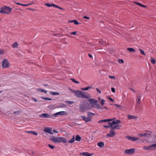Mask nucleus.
<instances>
[{
	"label": "nucleus",
	"instance_id": "ddd939ff",
	"mask_svg": "<svg viewBox=\"0 0 156 156\" xmlns=\"http://www.w3.org/2000/svg\"><path fill=\"white\" fill-rule=\"evenodd\" d=\"M114 120L113 119H105L101 120H100L98 122L99 123H101L103 122H110L111 121H112V120Z\"/></svg>",
	"mask_w": 156,
	"mask_h": 156
},
{
	"label": "nucleus",
	"instance_id": "bf43d9fd",
	"mask_svg": "<svg viewBox=\"0 0 156 156\" xmlns=\"http://www.w3.org/2000/svg\"><path fill=\"white\" fill-rule=\"evenodd\" d=\"M115 106H117V107H122V106H120L119 105H117V104H115Z\"/></svg>",
	"mask_w": 156,
	"mask_h": 156
},
{
	"label": "nucleus",
	"instance_id": "dca6fc26",
	"mask_svg": "<svg viewBox=\"0 0 156 156\" xmlns=\"http://www.w3.org/2000/svg\"><path fill=\"white\" fill-rule=\"evenodd\" d=\"M53 7L54 8H58L60 9H61V10H63V9L59 6H58L57 5H55L54 4H49V7Z\"/></svg>",
	"mask_w": 156,
	"mask_h": 156
},
{
	"label": "nucleus",
	"instance_id": "c03bdc74",
	"mask_svg": "<svg viewBox=\"0 0 156 156\" xmlns=\"http://www.w3.org/2000/svg\"><path fill=\"white\" fill-rule=\"evenodd\" d=\"M131 137H131V136H126V138L129 140H131Z\"/></svg>",
	"mask_w": 156,
	"mask_h": 156
},
{
	"label": "nucleus",
	"instance_id": "6e6d98bb",
	"mask_svg": "<svg viewBox=\"0 0 156 156\" xmlns=\"http://www.w3.org/2000/svg\"><path fill=\"white\" fill-rule=\"evenodd\" d=\"M83 18H84L86 19H90L89 17H88L86 16H84L83 17Z\"/></svg>",
	"mask_w": 156,
	"mask_h": 156
},
{
	"label": "nucleus",
	"instance_id": "3c124183",
	"mask_svg": "<svg viewBox=\"0 0 156 156\" xmlns=\"http://www.w3.org/2000/svg\"><path fill=\"white\" fill-rule=\"evenodd\" d=\"M41 98L44 100H49L48 98H45L44 97H42Z\"/></svg>",
	"mask_w": 156,
	"mask_h": 156
},
{
	"label": "nucleus",
	"instance_id": "0e129e2a",
	"mask_svg": "<svg viewBox=\"0 0 156 156\" xmlns=\"http://www.w3.org/2000/svg\"><path fill=\"white\" fill-rule=\"evenodd\" d=\"M131 90H132L133 92H135V91L133 89H131Z\"/></svg>",
	"mask_w": 156,
	"mask_h": 156
},
{
	"label": "nucleus",
	"instance_id": "72a5a7b5",
	"mask_svg": "<svg viewBox=\"0 0 156 156\" xmlns=\"http://www.w3.org/2000/svg\"><path fill=\"white\" fill-rule=\"evenodd\" d=\"M65 102L69 105L72 104L74 103V101H66Z\"/></svg>",
	"mask_w": 156,
	"mask_h": 156
},
{
	"label": "nucleus",
	"instance_id": "a18cd8bd",
	"mask_svg": "<svg viewBox=\"0 0 156 156\" xmlns=\"http://www.w3.org/2000/svg\"><path fill=\"white\" fill-rule=\"evenodd\" d=\"M31 4H32L31 3L29 4H22L21 6H27L29 5H30Z\"/></svg>",
	"mask_w": 156,
	"mask_h": 156
},
{
	"label": "nucleus",
	"instance_id": "f3484780",
	"mask_svg": "<svg viewBox=\"0 0 156 156\" xmlns=\"http://www.w3.org/2000/svg\"><path fill=\"white\" fill-rule=\"evenodd\" d=\"M40 118H49V115L47 113H43L39 115Z\"/></svg>",
	"mask_w": 156,
	"mask_h": 156
},
{
	"label": "nucleus",
	"instance_id": "20e7f679",
	"mask_svg": "<svg viewBox=\"0 0 156 156\" xmlns=\"http://www.w3.org/2000/svg\"><path fill=\"white\" fill-rule=\"evenodd\" d=\"M10 66L9 62L6 59H3L2 62V66L3 68H9Z\"/></svg>",
	"mask_w": 156,
	"mask_h": 156
},
{
	"label": "nucleus",
	"instance_id": "79ce46f5",
	"mask_svg": "<svg viewBox=\"0 0 156 156\" xmlns=\"http://www.w3.org/2000/svg\"><path fill=\"white\" fill-rule=\"evenodd\" d=\"M21 112L19 111H15L13 112V113L14 114H19Z\"/></svg>",
	"mask_w": 156,
	"mask_h": 156
},
{
	"label": "nucleus",
	"instance_id": "f03ea898",
	"mask_svg": "<svg viewBox=\"0 0 156 156\" xmlns=\"http://www.w3.org/2000/svg\"><path fill=\"white\" fill-rule=\"evenodd\" d=\"M75 96L78 97L88 99L90 97V95L85 92H82L80 90H77Z\"/></svg>",
	"mask_w": 156,
	"mask_h": 156
},
{
	"label": "nucleus",
	"instance_id": "680f3d73",
	"mask_svg": "<svg viewBox=\"0 0 156 156\" xmlns=\"http://www.w3.org/2000/svg\"><path fill=\"white\" fill-rule=\"evenodd\" d=\"M16 3L17 5H22V4L20 3Z\"/></svg>",
	"mask_w": 156,
	"mask_h": 156
},
{
	"label": "nucleus",
	"instance_id": "a19ab883",
	"mask_svg": "<svg viewBox=\"0 0 156 156\" xmlns=\"http://www.w3.org/2000/svg\"><path fill=\"white\" fill-rule=\"evenodd\" d=\"M118 62L120 63H123L124 62L123 60L122 59H119L118 60Z\"/></svg>",
	"mask_w": 156,
	"mask_h": 156
},
{
	"label": "nucleus",
	"instance_id": "8fccbe9b",
	"mask_svg": "<svg viewBox=\"0 0 156 156\" xmlns=\"http://www.w3.org/2000/svg\"><path fill=\"white\" fill-rule=\"evenodd\" d=\"M96 91L99 93L101 94V91L100 90L98 89V88H97L96 89Z\"/></svg>",
	"mask_w": 156,
	"mask_h": 156
},
{
	"label": "nucleus",
	"instance_id": "ea45409f",
	"mask_svg": "<svg viewBox=\"0 0 156 156\" xmlns=\"http://www.w3.org/2000/svg\"><path fill=\"white\" fill-rule=\"evenodd\" d=\"M4 51L2 49H0V55H3L4 53Z\"/></svg>",
	"mask_w": 156,
	"mask_h": 156
},
{
	"label": "nucleus",
	"instance_id": "7c9ffc66",
	"mask_svg": "<svg viewBox=\"0 0 156 156\" xmlns=\"http://www.w3.org/2000/svg\"><path fill=\"white\" fill-rule=\"evenodd\" d=\"M127 50L129 51L130 52H135V51L134 49L132 48H128L127 49Z\"/></svg>",
	"mask_w": 156,
	"mask_h": 156
},
{
	"label": "nucleus",
	"instance_id": "f704fd0d",
	"mask_svg": "<svg viewBox=\"0 0 156 156\" xmlns=\"http://www.w3.org/2000/svg\"><path fill=\"white\" fill-rule=\"evenodd\" d=\"M88 117H91V115H92L93 116L95 115V114L91 113L90 112H88Z\"/></svg>",
	"mask_w": 156,
	"mask_h": 156
},
{
	"label": "nucleus",
	"instance_id": "37998d69",
	"mask_svg": "<svg viewBox=\"0 0 156 156\" xmlns=\"http://www.w3.org/2000/svg\"><path fill=\"white\" fill-rule=\"evenodd\" d=\"M109 78L115 80V77L114 76H109Z\"/></svg>",
	"mask_w": 156,
	"mask_h": 156
},
{
	"label": "nucleus",
	"instance_id": "338daca9",
	"mask_svg": "<svg viewBox=\"0 0 156 156\" xmlns=\"http://www.w3.org/2000/svg\"><path fill=\"white\" fill-rule=\"evenodd\" d=\"M49 100L50 101V100H51V98H49Z\"/></svg>",
	"mask_w": 156,
	"mask_h": 156
},
{
	"label": "nucleus",
	"instance_id": "9b49d317",
	"mask_svg": "<svg viewBox=\"0 0 156 156\" xmlns=\"http://www.w3.org/2000/svg\"><path fill=\"white\" fill-rule=\"evenodd\" d=\"M140 98L139 95L137 96L136 107H139L140 103Z\"/></svg>",
	"mask_w": 156,
	"mask_h": 156
},
{
	"label": "nucleus",
	"instance_id": "473e14b6",
	"mask_svg": "<svg viewBox=\"0 0 156 156\" xmlns=\"http://www.w3.org/2000/svg\"><path fill=\"white\" fill-rule=\"evenodd\" d=\"M44 131L45 132L49 133V128L47 127H44Z\"/></svg>",
	"mask_w": 156,
	"mask_h": 156
},
{
	"label": "nucleus",
	"instance_id": "bb28decb",
	"mask_svg": "<svg viewBox=\"0 0 156 156\" xmlns=\"http://www.w3.org/2000/svg\"><path fill=\"white\" fill-rule=\"evenodd\" d=\"M49 94L52 95H57L59 94V93L57 92H54L51 91L49 92Z\"/></svg>",
	"mask_w": 156,
	"mask_h": 156
},
{
	"label": "nucleus",
	"instance_id": "2eb2a0df",
	"mask_svg": "<svg viewBox=\"0 0 156 156\" xmlns=\"http://www.w3.org/2000/svg\"><path fill=\"white\" fill-rule=\"evenodd\" d=\"M151 135L150 133H139L137 134V135L139 136L140 137H143L146 136H147L150 135Z\"/></svg>",
	"mask_w": 156,
	"mask_h": 156
},
{
	"label": "nucleus",
	"instance_id": "774afa93",
	"mask_svg": "<svg viewBox=\"0 0 156 156\" xmlns=\"http://www.w3.org/2000/svg\"><path fill=\"white\" fill-rule=\"evenodd\" d=\"M80 109H82V107H80Z\"/></svg>",
	"mask_w": 156,
	"mask_h": 156
},
{
	"label": "nucleus",
	"instance_id": "cd10ccee",
	"mask_svg": "<svg viewBox=\"0 0 156 156\" xmlns=\"http://www.w3.org/2000/svg\"><path fill=\"white\" fill-rule=\"evenodd\" d=\"M81 139V137L79 135H76V140L77 141H80Z\"/></svg>",
	"mask_w": 156,
	"mask_h": 156
},
{
	"label": "nucleus",
	"instance_id": "9d476101",
	"mask_svg": "<svg viewBox=\"0 0 156 156\" xmlns=\"http://www.w3.org/2000/svg\"><path fill=\"white\" fill-rule=\"evenodd\" d=\"M93 107L100 110H102L103 109V108H102L99 104L97 103H95L94 105L93 106Z\"/></svg>",
	"mask_w": 156,
	"mask_h": 156
},
{
	"label": "nucleus",
	"instance_id": "39448f33",
	"mask_svg": "<svg viewBox=\"0 0 156 156\" xmlns=\"http://www.w3.org/2000/svg\"><path fill=\"white\" fill-rule=\"evenodd\" d=\"M135 151L134 148H131L129 149L126 150L124 152V153L128 155H132L134 154Z\"/></svg>",
	"mask_w": 156,
	"mask_h": 156
},
{
	"label": "nucleus",
	"instance_id": "393cba45",
	"mask_svg": "<svg viewBox=\"0 0 156 156\" xmlns=\"http://www.w3.org/2000/svg\"><path fill=\"white\" fill-rule=\"evenodd\" d=\"M37 91H38L40 92H43L44 93H46L47 92V91L41 88L37 89Z\"/></svg>",
	"mask_w": 156,
	"mask_h": 156
},
{
	"label": "nucleus",
	"instance_id": "de8ad7c7",
	"mask_svg": "<svg viewBox=\"0 0 156 156\" xmlns=\"http://www.w3.org/2000/svg\"><path fill=\"white\" fill-rule=\"evenodd\" d=\"M49 147L51 149H53L55 148V147L54 146L51 145L50 144H49Z\"/></svg>",
	"mask_w": 156,
	"mask_h": 156
},
{
	"label": "nucleus",
	"instance_id": "0eeeda50",
	"mask_svg": "<svg viewBox=\"0 0 156 156\" xmlns=\"http://www.w3.org/2000/svg\"><path fill=\"white\" fill-rule=\"evenodd\" d=\"M115 135V131L113 129H111L109 133L107 134V137H112L114 136Z\"/></svg>",
	"mask_w": 156,
	"mask_h": 156
},
{
	"label": "nucleus",
	"instance_id": "c85d7f7f",
	"mask_svg": "<svg viewBox=\"0 0 156 156\" xmlns=\"http://www.w3.org/2000/svg\"><path fill=\"white\" fill-rule=\"evenodd\" d=\"M134 3H135L137 5H138L139 6H141L144 7L145 8L146 7V6L144 5H143L141 4L140 3L138 2H135Z\"/></svg>",
	"mask_w": 156,
	"mask_h": 156
},
{
	"label": "nucleus",
	"instance_id": "b1692460",
	"mask_svg": "<svg viewBox=\"0 0 156 156\" xmlns=\"http://www.w3.org/2000/svg\"><path fill=\"white\" fill-rule=\"evenodd\" d=\"M121 122V121L119 120H117L116 121H113L112 122V124H118Z\"/></svg>",
	"mask_w": 156,
	"mask_h": 156
},
{
	"label": "nucleus",
	"instance_id": "4be33fe9",
	"mask_svg": "<svg viewBox=\"0 0 156 156\" xmlns=\"http://www.w3.org/2000/svg\"><path fill=\"white\" fill-rule=\"evenodd\" d=\"M75 141V137L74 136H73V137L72 139H71L70 140H69L68 141V143H70V144H72Z\"/></svg>",
	"mask_w": 156,
	"mask_h": 156
},
{
	"label": "nucleus",
	"instance_id": "6ab92c4d",
	"mask_svg": "<svg viewBox=\"0 0 156 156\" xmlns=\"http://www.w3.org/2000/svg\"><path fill=\"white\" fill-rule=\"evenodd\" d=\"M137 117L135 116H134L133 115H128V118L129 119H135L136 120L137 119Z\"/></svg>",
	"mask_w": 156,
	"mask_h": 156
},
{
	"label": "nucleus",
	"instance_id": "e2e57ef3",
	"mask_svg": "<svg viewBox=\"0 0 156 156\" xmlns=\"http://www.w3.org/2000/svg\"><path fill=\"white\" fill-rule=\"evenodd\" d=\"M66 35L67 36H68V37H70V36L68 34H66ZM71 37V38H73V37Z\"/></svg>",
	"mask_w": 156,
	"mask_h": 156
},
{
	"label": "nucleus",
	"instance_id": "f257e3e1",
	"mask_svg": "<svg viewBox=\"0 0 156 156\" xmlns=\"http://www.w3.org/2000/svg\"><path fill=\"white\" fill-rule=\"evenodd\" d=\"M49 140L52 142L56 143H66L67 142L66 139L64 137L58 136H50Z\"/></svg>",
	"mask_w": 156,
	"mask_h": 156
},
{
	"label": "nucleus",
	"instance_id": "aec40b11",
	"mask_svg": "<svg viewBox=\"0 0 156 156\" xmlns=\"http://www.w3.org/2000/svg\"><path fill=\"white\" fill-rule=\"evenodd\" d=\"M81 154L86 156H91L93 154H90L88 152H83L80 154Z\"/></svg>",
	"mask_w": 156,
	"mask_h": 156
},
{
	"label": "nucleus",
	"instance_id": "f8f14e48",
	"mask_svg": "<svg viewBox=\"0 0 156 156\" xmlns=\"http://www.w3.org/2000/svg\"><path fill=\"white\" fill-rule=\"evenodd\" d=\"M81 117L83 120L86 122H87L91 121V117H86L84 116H81Z\"/></svg>",
	"mask_w": 156,
	"mask_h": 156
},
{
	"label": "nucleus",
	"instance_id": "2f4dec72",
	"mask_svg": "<svg viewBox=\"0 0 156 156\" xmlns=\"http://www.w3.org/2000/svg\"><path fill=\"white\" fill-rule=\"evenodd\" d=\"M91 88V87H87L85 88H81V90H89V89H90Z\"/></svg>",
	"mask_w": 156,
	"mask_h": 156
},
{
	"label": "nucleus",
	"instance_id": "13d9d810",
	"mask_svg": "<svg viewBox=\"0 0 156 156\" xmlns=\"http://www.w3.org/2000/svg\"><path fill=\"white\" fill-rule=\"evenodd\" d=\"M32 99H33L34 101L35 102H37V99L34 98H33Z\"/></svg>",
	"mask_w": 156,
	"mask_h": 156
},
{
	"label": "nucleus",
	"instance_id": "5fc2aeb1",
	"mask_svg": "<svg viewBox=\"0 0 156 156\" xmlns=\"http://www.w3.org/2000/svg\"><path fill=\"white\" fill-rule=\"evenodd\" d=\"M72 91L73 92H74L75 93V95L76 94V93L77 91H75V90H72Z\"/></svg>",
	"mask_w": 156,
	"mask_h": 156
},
{
	"label": "nucleus",
	"instance_id": "4d7b16f0",
	"mask_svg": "<svg viewBox=\"0 0 156 156\" xmlns=\"http://www.w3.org/2000/svg\"><path fill=\"white\" fill-rule=\"evenodd\" d=\"M45 5L49 7V3H45Z\"/></svg>",
	"mask_w": 156,
	"mask_h": 156
},
{
	"label": "nucleus",
	"instance_id": "69168bd1",
	"mask_svg": "<svg viewBox=\"0 0 156 156\" xmlns=\"http://www.w3.org/2000/svg\"><path fill=\"white\" fill-rule=\"evenodd\" d=\"M104 107L106 109H107V108L106 106H104Z\"/></svg>",
	"mask_w": 156,
	"mask_h": 156
},
{
	"label": "nucleus",
	"instance_id": "4c0bfd02",
	"mask_svg": "<svg viewBox=\"0 0 156 156\" xmlns=\"http://www.w3.org/2000/svg\"><path fill=\"white\" fill-rule=\"evenodd\" d=\"M105 101L103 99H102L101 101V104L102 106H103L105 104Z\"/></svg>",
	"mask_w": 156,
	"mask_h": 156
},
{
	"label": "nucleus",
	"instance_id": "864d4df0",
	"mask_svg": "<svg viewBox=\"0 0 156 156\" xmlns=\"http://www.w3.org/2000/svg\"><path fill=\"white\" fill-rule=\"evenodd\" d=\"M109 99L112 102H113L114 101V100L111 97L109 98Z\"/></svg>",
	"mask_w": 156,
	"mask_h": 156
},
{
	"label": "nucleus",
	"instance_id": "58836bf2",
	"mask_svg": "<svg viewBox=\"0 0 156 156\" xmlns=\"http://www.w3.org/2000/svg\"><path fill=\"white\" fill-rule=\"evenodd\" d=\"M139 50L140 51V53L142 55H145V53L143 50H141V49H139Z\"/></svg>",
	"mask_w": 156,
	"mask_h": 156
},
{
	"label": "nucleus",
	"instance_id": "09e8293b",
	"mask_svg": "<svg viewBox=\"0 0 156 156\" xmlns=\"http://www.w3.org/2000/svg\"><path fill=\"white\" fill-rule=\"evenodd\" d=\"M111 90L113 93H115V89L113 87L111 88Z\"/></svg>",
	"mask_w": 156,
	"mask_h": 156
},
{
	"label": "nucleus",
	"instance_id": "c756f323",
	"mask_svg": "<svg viewBox=\"0 0 156 156\" xmlns=\"http://www.w3.org/2000/svg\"><path fill=\"white\" fill-rule=\"evenodd\" d=\"M139 140V139L138 138H136L134 137H131V141H136L137 140Z\"/></svg>",
	"mask_w": 156,
	"mask_h": 156
},
{
	"label": "nucleus",
	"instance_id": "5701e85b",
	"mask_svg": "<svg viewBox=\"0 0 156 156\" xmlns=\"http://www.w3.org/2000/svg\"><path fill=\"white\" fill-rule=\"evenodd\" d=\"M18 46V44L16 41L14 42L12 45V47L13 48H17Z\"/></svg>",
	"mask_w": 156,
	"mask_h": 156
},
{
	"label": "nucleus",
	"instance_id": "412c9836",
	"mask_svg": "<svg viewBox=\"0 0 156 156\" xmlns=\"http://www.w3.org/2000/svg\"><path fill=\"white\" fill-rule=\"evenodd\" d=\"M68 22L70 23H74V24L76 25H78L80 23L76 20H69Z\"/></svg>",
	"mask_w": 156,
	"mask_h": 156
},
{
	"label": "nucleus",
	"instance_id": "4468645a",
	"mask_svg": "<svg viewBox=\"0 0 156 156\" xmlns=\"http://www.w3.org/2000/svg\"><path fill=\"white\" fill-rule=\"evenodd\" d=\"M53 132H54L56 133H59V132L57 131V130H52L51 128H49V134H53Z\"/></svg>",
	"mask_w": 156,
	"mask_h": 156
},
{
	"label": "nucleus",
	"instance_id": "052dcab7",
	"mask_svg": "<svg viewBox=\"0 0 156 156\" xmlns=\"http://www.w3.org/2000/svg\"><path fill=\"white\" fill-rule=\"evenodd\" d=\"M88 56L90 58H92V55L90 54H88Z\"/></svg>",
	"mask_w": 156,
	"mask_h": 156
},
{
	"label": "nucleus",
	"instance_id": "e433bc0d",
	"mask_svg": "<svg viewBox=\"0 0 156 156\" xmlns=\"http://www.w3.org/2000/svg\"><path fill=\"white\" fill-rule=\"evenodd\" d=\"M70 80L73 82L79 84V82L76 81L73 78H71Z\"/></svg>",
	"mask_w": 156,
	"mask_h": 156
},
{
	"label": "nucleus",
	"instance_id": "49530a36",
	"mask_svg": "<svg viewBox=\"0 0 156 156\" xmlns=\"http://www.w3.org/2000/svg\"><path fill=\"white\" fill-rule=\"evenodd\" d=\"M76 31H74L73 32H71L70 33V34L73 35H76Z\"/></svg>",
	"mask_w": 156,
	"mask_h": 156
},
{
	"label": "nucleus",
	"instance_id": "a211bd4d",
	"mask_svg": "<svg viewBox=\"0 0 156 156\" xmlns=\"http://www.w3.org/2000/svg\"><path fill=\"white\" fill-rule=\"evenodd\" d=\"M105 144L102 142H100L97 143V145L101 148H102L104 147Z\"/></svg>",
	"mask_w": 156,
	"mask_h": 156
},
{
	"label": "nucleus",
	"instance_id": "423d86ee",
	"mask_svg": "<svg viewBox=\"0 0 156 156\" xmlns=\"http://www.w3.org/2000/svg\"><path fill=\"white\" fill-rule=\"evenodd\" d=\"M108 125H109L110 127L113 130L114 129H119L120 127L121 126L118 125L116 126H113V125H115V124H112V122H108Z\"/></svg>",
	"mask_w": 156,
	"mask_h": 156
},
{
	"label": "nucleus",
	"instance_id": "603ef678",
	"mask_svg": "<svg viewBox=\"0 0 156 156\" xmlns=\"http://www.w3.org/2000/svg\"><path fill=\"white\" fill-rule=\"evenodd\" d=\"M104 127L106 129H107L109 127H110L109 126H106V125H104Z\"/></svg>",
	"mask_w": 156,
	"mask_h": 156
},
{
	"label": "nucleus",
	"instance_id": "6e6552de",
	"mask_svg": "<svg viewBox=\"0 0 156 156\" xmlns=\"http://www.w3.org/2000/svg\"><path fill=\"white\" fill-rule=\"evenodd\" d=\"M66 112L65 111H61L58 112H57L53 114V115H49V117H51V116H54L55 117L57 115H63L66 114Z\"/></svg>",
	"mask_w": 156,
	"mask_h": 156
},
{
	"label": "nucleus",
	"instance_id": "a878e982",
	"mask_svg": "<svg viewBox=\"0 0 156 156\" xmlns=\"http://www.w3.org/2000/svg\"><path fill=\"white\" fill-rule=\"evenodd\" d=\"M26 132L35 135H38V133H37L33 131H26Z\"/></svg>",
	"mask_w": 156,
	"mask_h": 156
},
{
	"label": "nucleus",
	"instance_id": "1a4fd4ad",
	"mask_svg": "<svg viewBox=\"0 0 156 156\" xmlns=\"http://www.w3.org/2000/svg\"><path fill=\"white\" fill-rule=\"evenodd\" d=\"M88 101L91 104L92 106L93 107V106L94 105V104L95 103H97L98 101L96 99H89L88 100Z\"/></svg>",
	"mask_w": 156,
	"mask_h": 156
},
{
	"label": "nucleus",
	"instance_id": "c9c22d12",
	"mask_svg": "<svg viewBox=\"0 0 156 156\" xmlns=\"http://www.w3.org/2000/svg\"><path fill=\"white\" fill-rule=\"evenodd\" d=\"M151 62L153 64H155L156 62V60L155 59L152 57L151 58Z\"/></svg>",
	"mask_w": 156,
	"mask_h": 156
},
{
	"label": "nucleus",
	"instance_id": "7ed1b4c3",
	"mask_svg": "<svg viewBox=\"0 0 156 156\" xmlns=\"http://www.w3.org/2000/svg\"><path fill=\"white\" fill-rule=\"evenodd\" d=\"M12 9L6 6L2 7L1 8L0 13H2L9 14L11 12Z\"/></svg>",
	"mask_w": 156,
	"mask_h": 156
}]
</instances>
